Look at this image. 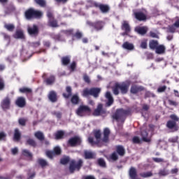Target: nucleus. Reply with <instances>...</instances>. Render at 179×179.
I'll use <instances>...</instances> for the list:
<instances>
[{
	"label": "nucleus",
	"instance_id": "864d4df0",
	"mask_svg": "<svg viewBox=\"0 0 179 179\" xmlns=\"http://www.w3.org/2000/svg\"><path fill=\"white\" fill-rule=\"evenodd\" d=\"M138 90H139V88L138 87L133 86L131 88V93H137Z\"/></svg>",
	"mask_w": 179,
	"mask_h": 179
},
{
	"label": "nucleus",
	"instance_id": "6ab92c4d",
	"mask_svg": "<svg viewBox=\"0 0 179 179\" xmlns=\"http://www.w3.org/2000/svg\"><path fill=\"white\" fill-rule=\"evenodd\" d=\"M122 30L127 32H131V27L129 26V22H128V21H123L122 22Z\"/></svg>",
	"mask_w": 179,
	"mask_h": 179
},
{
	"label": "nucleus",
	"instance_id": "f704fd0d",
	"mask_svg": "<svg viewBox=\"0 0 179 179\" xmlns=\"http://www.w3.org/2000/svg\"><path fill=\"white\" fill-rule=\"evenodd\" d=\"M140 176L143 178H148L149 177H152V176H153V173L152 172H150V171H149V172H144V173H140Z\"/></svg>",
	"mask_w": 179,
	"mask_h": 179
},
{
	"label": "nucleus",
	"instance_id": "13d9d810",
	"mask_svg": "<svg viewBox=\"0 0 179 179\" xmlns=\"http://www.w3.org/2000/svg\"><path fill=\"white\" fill-rule=\"evenodd\" d=\"M6 138V134L4 132H0V141H3Z\"/></svg>",
	"mask_w": 179,
	"mask_h": 179
},
{
	"label": "nucleus",
	"instance_id": "5fc2aeb1",
	"mask_svg": "<svg viewBox=\"0 0 179 179\" xmlns=\"http://www.w3.org/2000/svg\"><path fill=\"white\" fill-rule=\"evenodd\" d=\"M133 142L134 143H141V139H139V137L135 136L133 138Z\"/></svg>",
	"mask_w": 179,
	"mask_h": 179
},
{
	"label": "nucleus",
	"instance_id": "20e7f679",
	"mask_svg": "<svg viewBox=\"0 0 179 179\" xmlns=\"http://www.w3.org/2000/svg\"><path fill=\"white\" fill-rule=\"evenodd\" d=\"M90 108L87 106L81 105L76 110V114L78 117H85L90 114Z\"/></svg>",
	"mask_w": 179,
	"mask_h": 179
},
{
	"label": "nucleus",
	"instance_id": "c9c22d12",
	"mask_svg": "<svg viewBox=\"0 0 179 179\" xmlns=\"http://www.w3.org/2000/svg\"><path fill=\"white\" fill-rule=\"evenodd\" d=\"M20 93H26L27 94H29L31 93V89L28 87H22V88H20Z\"/></svg>",
	"mask_w": 179,
	"mask_h": 179
},
{
	"label": "nucleus",
	"instance_id": "aec40b11",
	"mask_svg": "<svg viewBox=\"0 0 179 179\" xmlns=\"http://www.w3.org/2000/svg\"><path fill=\"white\" fill-rule=\"evenodd\" d=\"M122 48L124 50H128L129 51H132V50L134 48V44L129 42H124L122 45Z\"/></svg>",
	"mask_w": 179,
	"mask_h": 179
},
{
	"label": "nucleus",
	"instance_id": "6e6552de",
	"mask_svg": "<svg viewBox=\"0 0 179 179\" xmlns=\"http://www.w3.org/2000/svg\"><path fill=\"white\" fill-rule=\"evenodd\" d=\"M117 86H119V89L121 93H122V94H125L128 92L129 86H131V82L126 81L120 84L117 83Z\"/></svg>",
	"mask_w": 179,
	"mask_h": 179
},
{
	"label": "nucleus",
	"instance_id": "0eeeda50",
	"mask_svg": "<svg viewBox=\"0 0 179 179\" xmlns=\"http://www.w3.org/2000/svg\"><path fill=\"white\" fill-rule=\"evenodd\" d=\"M89 6H95V8H99L100 10L103 12V13H106V12H108V6L106 5H100L92 0L88 1Z\"/></svg>",
	"mask_w": 179,
	"mask_h": 179
},
{
	"label": "nucleus",
	"instance_id": "4c0bfd02",
	"mask_svg": "<svg viewBox=\"0 0 179 179\" xmlns=\"http://www.w3.org/2000/svg\"><path fill=\"white\" fill-rule=\"evenodd\" d=\"M35 136L37 139H39V141H43V139H44V134H43L41 131L36 132Z\"/></svg>",
	"mask_w": 179,
	"mask_h": 179
},
{
	"label": "nucleus",
	"instance_id": "49530a36",
	"mask_svg": "<svg viewBox=\"0 0 179 179\" xmlns=\"http://www.w3.org/2000/svg\"><path fill=\"white\" fill-rule=\"evenodd\" d=\"M69 162V157H66L61 159L60 163L62 164H66Z\"/></svg>",
	"mask_w": 179,
	"mask_h": 179
},
{
	"label": "nucleus",
	"instance_id": "774afa93",
	"mask_svg": "<svg viewBox=\"0 0 179 179\" xmlns=\"http://www.w3.org/2000/svg\"><path fill=\"white\" fill-rule=\"evenodd\" d=\"M173 26H174L175 27H176L177 29H178V27H179V20H177L176 21V22L173 24Z\"/></svg>",
	"mask_w": 179,
	"mask_h": 179
},
{
	"label": "nucleus",
	"instance_id": "c85d7f7f",
	"mask_svg": "<svg viewBox=\"0 0 179 179\" xmlns=\"http://www.w3.org/2000/svg\"><path fill=\"white\" fill-rule=\"evenodd\" d=\"M66 90L67 92V94H63L64 97H65L66 99H68L69 97H71V96H72V88H71V87H67L66 88Z\"/></svg>",
	"mask_w": 179,
	"mask_h": 179
},
{
	"label": "nucleus",
	"instance_id": "69168bd1",
	"mask_svg": "<svg viewBox=\"0 0 179 179\" xmlns=\"http://www.w3.org/2000/svg\"><path fill=\"white\" fill-rule=\"evenodd\" d=\"M169 103L170 104V106H178L177 102L172 101V100H169Z\"/></svg>",
	"mask_w": 179,
	"mask_h": 179
},
{
	"label": "nucleus",
	"instance_id": "7c9ffc66",
	"mask_svg": "<svg viewBox=\"0 0 179 179\" xmlns=\"http://www.w3.org/2000/svg\"><path fill=\"white\" fill-rule=\"evenodd\" d=\"M141 136L144 142H150V138L148 137V132H146V131L141 132Z\"/></svg>",
	"mask_w": 179,
	"mask_h": 179
},
{
	"label": "nucleus",
	"instance_id": "37998d69",
	"mask_svg": "<svg viewBox=\"0 0 179 179\" xmlns=\"http://www.w3.org/2000/svg\"><path fill=\"white\" fill-rule=\"evenodd\" d=\"M55 78L54 76H50L46 80L47 85H52V83L55 82Z\"/></svg>",
	"mask_w": 179,
	"mask_h": 179
},
{
	"label": "nucleus",
	"instance_id": "4468645a",
	"mask_svg": "<svg viewBox=\"0 0 179 179\" xmlns=\"http://www.w3.org/2000/svg\"><path fill=\"white\" fill-rule=\"evenodd\" d=\"M106 98L108 100L106 106L107 107H110V106H112L113 103H114V99L113 98V96L111 95V93H110V92H106Z\"/></svg>",
	"mask_w": 179,
	"mask_h": 179
},
{
	"label": "nucleus",
	"instance_id": "9b49d317",
	"mask_svg": "<svg viewBox=\"0 0 179 179\" xmlns=\"http://www.w3.org/2000/svg\"><path fill=\"white\" fill-rule=\"evenodd\" d=\"M55 155H61V148L55 147L54 148V152H52V151H47L46 152V156H48V157H49V159H52V157Z\"/></svg>",
	"mask_w": 179,
	"mask_h": 179
},
{
	"label": "nucleus",
	"instance_id": "ea45409f",
	"mask_svg": "<svg viewBox=\"0 0 179 179\" xmlns=\"http://www.w3.org/2000/svg\"><path fill=\"white\" fill-rule=\"evenodd\" d=\"M38 163L41 166V167H45V166L48 164V163H47V161H45V159H39Z\"/></svg>",
	"mask_w": 179,
	"mask_h": 179
},
{
	"label": "nucleus",
	"instance_id": "58836bf2",
	"mask_svg": "<svg viewBox=\"0 0 179 179\" xmlns=\"http://www.w3.org/2000/svg\"><path fill=\"white\" fill-rule=\"evenodd\" d=\"M71 103L73 104H78L79 103V96L76 94L73 95L71 98Z\"/></svg>",
	"mask_w": 179,
	"mask_h": 179
},
{
	"label": "nucleus",
	"instance_id": "ddd939ff",
	"mask_svg": "<svg viewBox=\"0 0 179 179\" xmlns=\"http://www.w3.org/2000/svg\"><path fill=\"white\" fill-rule=\"evenodd\" d=\"M148 27H136L135 28V31L141 36H144L148 33Z\"/></svg>",
	"mask_w": 179,
	"mask_h": 179
},
{
	"label": "nucleus",
	"instance_id": "79ce46f5",
	"mask_svg": "<svg viewBox=\"0 0 179 179\" xmlns=\"http://www.w3.org/2000/svg\"><path fill=\"white\" fill-rule=\"evenodd\" d=\"M158 174L159 176H169V171H167L166 169L160 170Z\"/></svg>",
	"mask_w": 179,
	"mask_h": 179
},
{
	"label": "nucleus",
	"instance_id": "8fccbe9b",
	"mask_svg": "<svg viewBox=\"0 0 179 179\" xmlns=\"http://www.w3.org/2000/svg\"><path fill=\"white\" fill-rule=\"evenodd\" d=\"M36 3L38 5H40V6H44L45 5V0H35Z\"/></svg>",
	"mask_w": 179,
	"mask_h": 179
},
{
	"label": "nucleus",
	"instance_id": "a878e982",
	"mask_svg": "<svg viewBox=\"0 0 179 179\" xmlns=\"http://www.w3.org/2000/svg\"><path fill=\"white\" fill-rule=\"evenodd\" d=\"M150 45V48H151V50H156L157 48V47L159 46V42H157V41H150L149 43Z\"/></svg>",
	"mask_w": 179,
	"mask_h": 179
},
{
	"label": "nucleus",
	"instance_id": "338daca9",
	"mask_svg": "<svg viewBox=\"0 0 179 179\" xmlns=\"http://www.w3.org/2000/svg\"><path fill=\"white\" fill-rule=\"evenodd\" d=\"M177 141H178V136L173 137V138L169 139V141L173 142V143H176V142H177Z\"/></svg>",
	"mask_w": 179,
	"mask_h": 179
},
{
	"label": "nucleus",
	"instance_id": "f03ea898",
	"mask_svg": "<svg viewBox=\"0 0 179 179\" xmlns=\"http://www.w3.org/2000/svg\"><path fill=\"white\" fill-rule=\"evenodd\" d=\"M101 92V89L100 88H92L90 90L86 88L83 92V96L84 97H87L89 94L91 96H94V97H99V94Z\"/></svg>",
	"mask_w": 179,
	"mask_h": 179
},
{
	"label": "nucleus",
	"instance_id": "2f4dec72",
	"mask_svg": "<svg viewBox=\"0 0 179 179\" xmlns=\"http://www.w3.org/2000/svg\"><path fill=\"white\" fill-rule=\"evenodd\" d=\"M64 135H65V132L64 131H59L55 134L56 139H62L64 138Z\"/></svg>",
	"mask_w": 179,
	"mask_h": 179
},
{
	"label": "nucleus",
	"instance_id": "4be33fe9",
	"mask_svg": "<svg viewBox=\"0 0 179 179\" xmlns=\"http://www.w3.org/2000/svg\"><path fill=\"white\" fill-rule=\"evenodd\" d=\"M13 36L15 38H24V34L21 29H17Z\"/></svg>",
	"mask_w": 179,
	"mask_h": 179
},
{
	"label": "nucleus",
	"instance_id": "72a5a7b5",
	"mask_svg": "<svg viewBox=\"0 0 179 179\" xmlns=\"http://www.w3.org/2000/svg\"><path fill=\"white\" fill-rule=\"evenodd\" d=\"M167 127L170 129H173V128H175L176 131H177V127H176V122L174 121H169L167 122Z\"/></svg>",
	"mask_w": 179,
	"mask_h": 179
},
{
	"label": "nucleus",
	"instance_id": "680f3d73",
	"mask_svg": "<svg viewBox=\"0 0 179 179\" xmlns=\"http://www.w3.org/2000/svg\"><path fill=\"white\" fill-rule=\"evenodd\" d=\"M84 80L87 83H90V78L87 75L84 76Z\"/></svg>",
	"mask_w": 179,
	"mask_h": 179
},
{
	"label": "nucleus",
	"instance_id": "cd10ccee",
	"mask_svg": "<svg viewBox=\"0 0 179 179\" xmlns=\"http://www.w3.org/2000/svg\"><path fill=\"white\" fill-rule=\"evenodd\" d=\"M117 152L120 156H124L125 155V149L121 145L117 147Z\"/></svg>",
	"mask_w": 179,
	"mask_h": 179
},
{
	"label": "nucleus",
	"instance_id": "6e6d98bb",
	"mask_svg": "<svg viewBox=\"0 0 179 179\" xmlns=\"http://www.w3.org/2000/svg\"><path fill=\"white\" fill-rule=\"evenodd\" d=\"M166 86H162L158 88L157 91L159 93H163V92H164V90H166Z\"/></svg>",
	"mask_w": 179,
	"mask_h": 179
},
{
	"label": "nucleus",
	"instance_id": "1a4fd4ad",
	"mask_svg": "<svg viewBox=\"0 0 179 179\" xmlns=\"http://www.w3.org/2000/svg\"><path fill=\"white\" fill-rule=\"evenodd\" d=\"M107 111L104 109H103V105L101 103H99L97 106V108L94 110L93 114L94 115L99 116V115H104V114H106Z\"/></svg>",
	"mask_w": 179,
	"mask_h": 179
},
{
	"label": "nucleus",
	"instance_id": "f257e3e1",
	"mask_svg": "<svg viewBox=\"0 0 179 179\" xmlns=\"http://www.w3.org/2000/svg\"><path fill=\"white\" fill-rule=\"evenodd\" d=\"M43 16V13L41 11L36 10L33 8H31L26 11L25 17L27 19H33V17H36L38 19Z\"/></svg>",
	"mask_w": 179,
	"mask_h": 179
},
{
	"label": "nucleus",
	"instance_id": "423d86ee",
	"mask_svg": "<svg viewBox=\"0 0 179 179\" xmlns=\"http://www.w3.org/2000/svg\"><path fill=\"white\" fill-rule=\"evenodd\" d=\"M94 136L96 139V141H94L93 138L92 137L88 138V141L92 145H99V143H100V142L101 141V132L99 130L95 131Z\"/></svg>",
	"mask_w": 179,
	"mask_h": 179
},
{
	"label": "nucleus",
	"instance_id": "dca6fc26",
	"mask_svg": "<svg viewBox=\"0 0 179 179\" xmlns=\"http://www.w3.org/2000/svg\"><path fill=\"white\" fill-rule=\"evenodd\" d=\"M28 33L31 36H36L38 33V28L36 25H34L33 27H29Z\"/></svg>",
	"mask_w": 179,
	"mask_h": 179
},
{
	"label": "nucleus",
	"instance_id": "412c9836",
	"mask_svg": "<svg viewBox=\"0 0 179 179\" xmlns=\"http://www.w3.org/2000/svg\"><path fill=\"white\" fill-rule=\"evenodd\" d=\"M136 18H137L138 20H146V14L142 13V12H138L135 13Z\"/></svg>",
	"mask_w": 179,
	"mask_h": 179
},
{
	"label": "nucleus",
	"instance_id": "9d476101",
	"mask_svg": "<svg viewBox=\"0 0 179 179\" xmlns=\"http://www.w3.org/2000/svg\"><path fill=\"white\" fill-rule=\"evenodd\" d=\"M47 16L49 19V25L51 27H58V23L57 20H54V17L52 16V13L50 11L47 13Z\"/></svg>",
	"mask_w": 179,
	"mask_h": 179
},
{
	"label": "nucleus",
	"instance_id": "a211bd4d",
	"mask_svg": "<svg viewBox=\"0 0 179 179\" xmlns=\"http://www.w3.org/2000/svg\"><path fill=\"white\" fill-rule=\"evenodd\" d=\"M156 54H164L166 52V47L164 45H158L157 48H155Z\"/></svg>",
	"mask_w": 179,
	"mask_h": 179
},
{
	"label": "nucleus",
	"instance_id": "e433bc0d",
	"mask_svg": "<svg viewBox=\"0 0 179 179\" xmlns=\"http://www.w3.org/2000/svg\"><path fill=\"white\" fill-rule=\"evenodd\" d=\"M70 62H71L70 57H64L62 58V62L63 65H68Z\"/></svg>",
	"mask_w": 179,
	"mask_h": 179
},
{
	"label": "nucleus",
	"instance_id": "2eb2a0df",
	"mask_svg": "<svg viewBox=\"0 0 179 179\" xmlns=\"http://www.w3.org/2000/svg\"><path fill=\"white\" fill-rule=\"evenodd\" d=\"M10 106V99L9 98L6 97L4 99L1 103V107L3 108V110H8Z\"/></svg>",
	"mask_w": 179,
	"mask_h": 179
},
{
	"label": "nucleus",
	"instance_id": "473e14b6",
	"mask_svg": "<svg viewBox=\"0 0 179 179\" xmlns=\"http://www.w3.org/2000/svg\"><path fill=\"white\" fill-rule=\"evenodd\" d=\"M4 27L8 31H13L15 30V25L13 24H5Z\"/></svg>",
	"mask_w": 179,
	"mask_h": 179
},
{
	"label": "nucleus",
	"instance_id": "f8f14e48",
	"mask_svg": "<svg viewBox=\"0 0 179 179\" xmlns=\"http://www.w3.org/2000/svg\"><path fill=\"white\" fill-rule=\"evenodd\" d=\"M81 142L82 140H80V138L78 136L71 138L69 141V143L71 145V146H78V145H80Z\"/></svg>",
	"mask_w": 179,
	"mask_h": 179
},
{
	"label": "nucleus",
	"instance_id": "393cba45",
	"mask_svg": "<svg viewBox=\"0 0 179 179\" xmlns=\"http://www.w3.org/2000/svg\"><path fill=\"white\" fill-rule=\"evenodd\" d=\"M20 131H19V129H15V133H14V137H13V140L15 142H19V141H20Z\"/></svg>",
	"mask_w": 179,
	"mask_h": 179
},
{
	"label": "nucleus",
	"instance_id": "de8ad7c7",
	"mask_svg": "<svg viewBox=\"0 0 179 179\" xmlns=\"http://www.w3.org/2000/svg\"><path fill=\"white\" fill-rule=\"evenodd\" d=\"M150 36L152 37V38H159V34L157 32L150 31Z\"/></svg>",
	"mask_w": 179,
	"mask_h": 179
},
{
	"label": "nucleus",
	"instance_id": "b1692460",
	"mask_svg": "<svg viewBox=\"0 0 179 179\" xmlns=\"http://www.w3.org/2000/svg\"><path fill=\"white\" fill-rule=\"evenodd\" d=\"M92 26H93L96 30H101L103 26H104V23L103 22H97L95 24L92 23Z\"/></svg>",
	"mask_w": 179,
	"mask_h": 179
},
{
	"label": "nucleus",
	"instance_id": "603ef678",
	"mask_svg": "<svg viewBox=\"0 0 179 179\" xmlns=\"http://www.w3.org/2000/svg\"><path fill=\"white\" fill-rule=\"evenodd\" d=\"M27 144L31 145V146H36V141L33 139H29L27 141Z\"/></svg>",
	"mask_w": 179,
	"mask_h": 179
},
{
	"label": "nucleus",
	"instance_id": "c756f323",
	"mask_svg": "<svg viewBox=\"0 0 179 179\" xmlns=\"http://www.w3.org/2000/svg\"><path fill=\"white\" fill-rule=\"evenodd\" d=\"M103 135H104V137H103V141L107 142V141H108V135H110V129L107 128L105 129L103 131Z\"/></svg>",
	"mask_w": 179,
	"mask_h": 179
},
{
	"label": "nucleus",
	"instance_id": "a18cd8bd",
	"mask_svg": "<svg viewBox=\"0 0 179 179\" xmlns=\"http://www.w3.org/2000/svg\"><path fill=\"white\" fill-rule=\"evenodd\" d=\"M110 159H111V160H113L114 162H115V160H118V155H117V152H113L110 156Z\"/></svg>",
	"mask_w": 179,
	"mask_h": 179
},
{
	"label": "nucleus",
	"instance_id": "0e129e2a",
	"mask_svg": "<svg viewBox=\"0 0 179 179\" xmlns=\"http://www.w3.org/2000/svg\"><path fill=\"white\" fill-rule=\"evenodd\" d=\"M154 162H156V163H162L163 162V159L162 158H153Z\"/></svg>",
	"mask_w": 179,
	"mask_h": 179
},
{
	"label": "nucleus",
	"instance_id": "052dcab7",
	"mask_svg": "<svg viewBox=\"0 0 179 179\" xmlns=\"http://www.w3.org/2000/svg\"><path fill=\"white\" fill-rule=\"evenodd\" d=\"M170 118H171V120H173V121H178V117H177V115H171L170 116Z\"/></svg>",
	"mask_w": 179,
	"mask_h": 179
},
{
	"label": "nucleus",
	"instance_id": "7ed1b4c3",
	"mask_svg": "<svg viewBox=\"0 0 179 179\" xmlns=\"http://www.w3.org/2000/svg\"><path fill=\"white\" fill-rule=\"evenodd\" d=\"M127 114H128V111L124 109H119L113 115V120H116L118 122H120V121L124 122V118H125V115H127Z\"/></svg>",
	"mask_w": 179,
	"mask_h": 179
},
{
	"label": "nucleus",
	"instance_id": "c03bdc74",
	"mask_svg": "<svg viewBox=\"0 0 179 179\" xmlns=\"http://www.w3.org/2000/svg\"><path fill=\"white\" fill-rule=\"evenodd\" d=\"M22 155L24 156H26L27 157H30V158H31V156H32L31 154L30 153V152L27 150H23Z\"/></svg>",
	"mask_w": 179,
	"mask_h": 179
},
{
	"label": "nucleus",
	"instance_id": "f3484780",
	"mask_svg": "<svg viewBox=\"0 0 179 179\" xmlns=\"http://www.w3.org/2000/svg\"><path fill=\"white\" fill-rule=\"evenodd\" d=\"M16 104L18 107H24V106H26V99L23 97H19L18 99H17L16 100Z\"/></svg>",
	"mask_w": 179,
	"mask_h": 179
},
{
	"label": "nucleus",
	"instance_id": "bf43d9fd",
	"mask_svg": "<svg viewBox=\"0 0 179 179\" xmlns=\"http://www.w3.org/2000/svg\"><path fill=\"white\" fill-rule=\"evenodd\" d=\"M5 87V84H3V80L0 78V90H2L3 87Z\"/></svg>",
	"mask_w": 179,
	"mask_h": 179
},
{
	"label": "nucleus",
	"instance_id": "5701e85b",
	"mask_svg": "<svg viewBox=\"0 0 179 179\" xmlns=\"http://www.w3.org/2000/svg\"><path fill=\"white\" fill-rule=\"evenodd\" d=\"M85 159H94L96 157V154L92 151H85Z\"/></svg>",
	"mask_w": 179,
	"mask_h": 179
},
{
	"label": "nucleus",
	"instance_id": "09e8293b",
	"mask_svg": "<svg viewBox=\"0 0 179 179\" xmlns=\"http://www.w3.org/2000/svg\"><path fill=\"white\" fill-rule=\"evenodd\" d=\"M98 164H99V166H101V167H106V162H105L104 159H98Z\"/></svg>",
	"mask_w": 179,
	"mask_h": 179
},
{
	"label": "nucleus",
	"instance_id": "a19ab883",
	"mask_svg": "<svg viewBox=\"0 0 179 179\" xmlns=\"http://www.w3.org/2000/svg\"><path fill=\"white\" fill-rule=\"evenodd\" d=\"M120 86H117V83L115 85V87L113 88V94H115V96L118 95L120 93Z\"/></svg>",
	"mask_w": 179,
	"mask_h": 179
},
{
	"label": "nucleus",
	"instance_id": "3c124183",
	"mask_svg": "<svg viewBox=\"0 0 179 179\" xmlns=\"http://www.w3.org/2000/svg\"><path fill=\"white\" fill-rule=\"evenodd\" d=\"M168 31L170 33H174L176 31V27L174 25L169 26L168 28Z\"/></svg>",
	"mask_w": 179,
	"mask_h": 179
},
{
	"label": "nucleus",
	"instance_id": "bb28decb",
	"mask_svg": "<svg viewBox=\"0 0 179 179\" xmlns=\"http://www.w3.org/2000/svg\"><path fill=\"white\" fill-rule=\"evenodd\" d=\"M48 97L50 101H52V103L57 101V94L54 91L50 92Z\"/></svg>",
	"mask_w": 179,
	"mask_h": 179
},
{
	"label": "nucleus",
	"instance_id": "4d7b16f0",
	"mask_svg": "<svg viewBox=\"0 0 179 179\" xmlns=\"http://www.w3.org/2000/svg\"><path fill=\"white\" fill-rule=\"evenodd\" d=\"M20 125H25L26 124V120L21 118L18 120Z\"/></svg>",
	"mask_w": 179,
	"mask_h": 179
},
{
	"label": "nucleus",
	"instance_id": "39448f33",
	"mask_svg": "<svg viewBox=\"0 0 179 179\" xmlns=\"http://www.w3.org/2000/svg\"><path fill=\"white\" fill-rule=\"evenodd\" d=\"M82 164H83V161L82 159H79L77 162L75 160H72L70 163L69 171L71 173H73L75 170H80V167H82Z\"/></svg>",
	"mask_w": 179,
	"mask_h": 179
},
{
	"label": "nucleus",
	"instance_id": "e2e57ef3",
	"mask_svg": "<svg viewBox=\"0 0 179 179\" xmlns=\"http://www.w3.org/2000/svg\"><path fill=\"white\" fill-rule=\"evenodd\" d=\"M141 48H146V47H148V43H146V41L141 42Z\"/></svg>",
	"mask_w": 179,
	"mask_h": 179
}]
</instances>
